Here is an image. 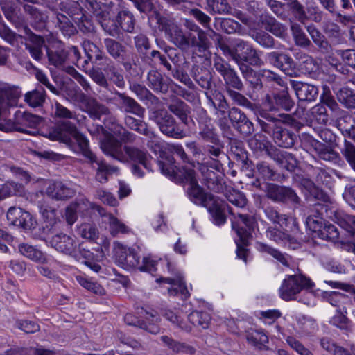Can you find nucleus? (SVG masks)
<instances>
[{
    "instance_id": "nucleus-1",
    "label": "nucleus",
    "mask_w": 355,
    "mask_h": 355,
    "mask_svg": "<svg viewBox=\"0 0 355 355\" xmlns=\"http://www.w3.org/2000/svg\"><path fill=\"white\" fill-rule=\"evenodd\" d=\"M158 166L162 173L171 180L188 184L187 193L189 200L197 205L207 207L216 225H220L225 223V211L227 209L230 214L234 216L232 221V228L239 241L242 244H248L252 241V233L257 226V222L253 216L240 213L236 214L223 200L205 192L199 186L196 171L191 166L179 168L175 165V160L172 157H167L165 161H159Z\"/></svg>"
},
{
    "instance_id": "nucleus-2",
    "label": "nucleus",
    "mask_w": 355,
    "mask_h": 355,
    "mask_svg": "<svg viewBox=\"0 0 355 355\" xmlns=\"http://www.w3.org/2000/svg\"><path fill=\"white\" fill-rule=\"evenodd\" d=\"M45 136L51 141H59L67 144H70L72 142V139H74L81 153L88 161L96 157L89 148L88 139L79 132L76 124L71 121H64L58 123L51 128Z\"/></svg>"
},
{
    "instance_id": "nucleus-3",
    "label": "nucleus",
    "mask_w": 355,
    "mask_h": 355,
    "mask_svg": "<svg viewBox=\"0 0 355 355\" xmlns=\"http://www.w3.org/2000/svg\"><path fill=\"white\" fill-rule=\"evenodd\" d=\"M313 286L311 280L302 275H288L279 288V295L284 300H292L302 290L311 288Z\"/></svg>"
},
{
    "instance_id": "nucleus-4",
    "label": "nucleus",
    "mask_w": 355,
    "mask_h": 355,
    "mask_svg": "<svg viewBox=\"0 0 355 355\" xmlns=\"http://www.w3.org/2000/svg\"><path fill=\"white\" fill-rule=\"evenodd\" d=\"M150 118L157 123L164 135L175 139H182L186 137L185 132L177 125L173 117L166 110H155L153 112Z\"/></svg>"
},
{
    "instance_id": "nucleus-5",
    "label": "nucleus",
    "mask_w": 355,
    "mask_h": 355,
    "mask_svg": "<svg viewBox=\"0 0 355 355\" xmlns=\"http://www.w3.org/2000/svg\"><path fill=\"white\" fill-rule=\"evenodd\" d=\"M73 98L80 108L87 112L94 119H100L102 116L110 113L105 105L99 103L93 98L87 96L80 91L76 92Z\"/></svg>"
},
{
    "instance_id": "nucleus-6",
    "label": "nucleus",
    "mask_w": 355,
    "mask_h": 355,
    "mask_svg": "<svg viewBox=\"0 0 355 355\" xmlns=\"http://www.w3.org/2000/svg\"><path fill=\"white\" fill-rule=\"evenodd\" d=\"M214 67L221 75L225 85L237 90H241L243 87V83L236 71L222 58L216 57L214 59Z\"/></svg>"
},
{
    "instance_id": "nucleus-7",
    "label": "nucleus",
    "mask_w": 355,
    "mask_h": 355,
    "mask_svg": "<svg viewBox=\"0 0 355 355\" xmlns=\"http://www.w3.org/2000/svg\"><path fill=\"white\" fill-rule=\"evenodd\" d=\"M166 37L177 46L186 49L189 46L197 44L196 35L191 33H183V31L175 24L171 23L165 29Z\"/></svg>"
},
{
    "instance_id": "nucleus-8",
    "label": "nucleus",
    "mask_w": 355,
    "mask_h": 355,
    "mask_svg": "<svg viewBox=\"0 0 355 355\" xmlns=\"http://www.w3.org/2000/svg\"><path fill=\"white\" fill-rule=\"evenodd\" d=\"M251 45L241 39L232 40L229 44L219 43V47L226 57L231 58L237 64L243 62V58Z\"/></svg>"
},
{
    "instance_id": "nucleus-9",
    "label": "nucleus",
    "mask_w": 355,
    "mask_h": 355,
    "mask_svg": "<svg viewBox=\"0 0 355 355\" xmlns=\"http://www.w3.org/2000/svg\"><path fill=\"white\" fill-rule=\"evenodd\" d=\"M7 219L12 225L25 230H32L37 225L35 218L28 211L19 207H10L7 212Z\"/></svg>"
},
{
    "instance_id": "nucleus-10",
    "label": "nucleus",
    "mask_w": 355,
    "mask_h": 355,
    "mask_svg": "<svg viewBox=\"0 0 355 355\" xmlns=\"http://www.w3.org/2000/svg\"><path fill=\"white\" fill-rule=\"evenodd\" d=\"M266 194L274 202H285L297 204L300 198L295 192L289 187L270 184L267 187Z\"/></svg>"
},
{
    "instance_id": "nucleus-11",
    "label": "nucleus",
    "mask_w": 355,
    "mask_h": 355,
    "mask_svg": "<svg viewBox=\"0 0 355 355\" xmlns=\"http://www.w3.org/2000/svg\"><path fill=\"white\" fill-rule=\"evenodd\" d=\"M293 105L294 103L291 99L286 89L274 94L272 96L267 95L263 103L264 107L270 111L277 110L279 108L289 111L293 107Z\"/></svg>"
},
{
    "instance_id": "nucleus-12",
    "label": "nucleus",
    "mask_w": 355,
    "mask_h": 355,
    "mask_svg": "<svg viewBox=\"0 0 355 355\" xmlns=\"http://www.w3.org/2000/svg\"><path fill=\"white\" fill-rule=\"evenodd\" d=\"M117 23L119 25L115 24L113 27H110L105 21L101 22L103 28L112 36H116L119 33V27L126 32H132L134 29V17L129 12H120L117 16Z\"/></svg>"
},
{
    "instance_id": "nucleus-13",
    "label": "nucleus",
    "mask_w": 355,
    "mask_h": 355,
    "mask_svg": "<svg viewBox=\"0 0 355 355\" xmlns=\"http://www.w3.org/2000/svg\"><path fill=\"white\" fill-rule=\"evenodd\" d=\"M125 162H137L148 171H151L152 163L154 162L152 157L144 150L135 146H125L123 147Z\"/></svg>"
},
{
    "instance_id": "nucleus-14",
    "label": "nucleus",
    "mask_w": 355,
    "mask_h": 355,
    "mask_svg": "<svg viewBox=\"0 0 355 355\" xmlns=\"http://www.w3.org/2000/svg\"><path fill=\"white\" fill-rule=\"evenodd\" d=\"M266 61L280 69L286 75L292 76L295 73V63L288 55L278 52H270L266 55Z\"/></svg>"
},
{
    "instance_id": "nucleus-15",
    "label": "nucleus",
    "mask_w": 355,
    "mask_h": 355,
    "mask_svg": "<svg viewBox=\"0 0 355 355\" xmlns=\"http://www.w3.org/2000/svg\"><path fill=\"white\" fill-rule=\"evenodd\" d=\"M157 283H166L171 285L168 288V293L170 295H180L182 299H187L190 293L185 284L184 277L182 274H178L176 277H161L156 279Z\"/></svg>"
},
{
    "instance_id": "nucleus-16",
    "label": "nucleus",
    "mask_w": 355,
    "mask_h": 355,
    "mask_svg": "<svg viewBox=\"0 0 355 355\" xmlns=\"http://www.w3.org/2000/svg\"><path fill=\"white\" fill-rule=\"evenodd\" d=\"M293 234H288L279 230L269 227L267 229L266 234V236L272 241L275 243L283 242L284 243H289L290 244L300 243L302 241V233L300 230H296L293 226Z\"/></svg>"
},
{
    "instance_id": "nucleus-17",
    "label": "nucleus",
    "mask_w": 355,
    "mask_h": 355,
    "mask_svg": "<svg viewBox=\"0 0 355 355\" xmlns=\"http://www.w3.org/2000/svg\"><path fill=\"white\" fill-rule=\"evenodd\" d=\"M330 218L346 231L350 236L355 237V216L347 214L341 209L331 211Z\"/></svg>"
},
{
    "instance_id": "nucleus-18",
    "label": "nucleus",
    "mask_w": 355,
    "mask_h": 355,
    "mask_svg": "<svg viewBox=\"0 0 355 355\" xmlns=\"http://www.w3.org/2000/svg\"><path fill=\"white\" fill-rule=\"evenodd\" d=\"M101 148L105 155H110L121 162H125L126 158L121 144L114 137L108 136L101 141Z\"/></svg>"
},
{
    "instance_id": "nucleus-19",
    "label": "nucleus",
    "mask_w": 355,
    "mask_h": 355,
    "mask_svg": "<svg viewBox=\"0 0 355 355\" xmlns=\"http://www.w3.org/2000/svg\"><path fill=\"white\" fill-rule=\"evenodd\" d=\"M229 117L234 127L245 135H248L254 131L251 121L239 109L233 107L229 112Z\"/></svg>"
},
{
    "instance_id": "nucleus-20",
    "label": "nucleus",
    "mask_w": 355,
    "mask_h": 355,
    "mask_svg": "<svg viewBox=\"0 0 355 355\" xmlns=\"http://www.w3.org/2000/svg\"><path fill=\"white\" fill-rule=\"evenodd\" d=\"M104 44L108 53L126 67L127 61L130 57V52L127 50L126 47L121 43L111 38L105 39Z\"/></svg>"
},
{
    "instance_id": "nucleus-21",
    "label": "nucleus",
    "mask_w": 355,
    "mask_h": 355,
    "mask_svg": "<svg viewBox=\"0 0 355 355\" xmlns=\"http://www.w3.org/2000/svg\"><path fill=\"white\" fill-rule=\"evenodd\" d=\"M46 194L55 200H65L73 197L75 189L69 184L62 182H50L46 190Z\"/></svg>"
},
{
    "instance_id": "nucleus-22",
    "label": "nucleus",
    "mask_w": 355,
    "mask_h": 355,
    "mask_svg": "<svg viewBox=\"0 0 355 355\" xmlns=\"http://www.w3.org/2000/svg\"><path fill=\"white\" fill-rule=\"evenodd\" d=\"M290 83L300 101H313L318 96V89L313 85L296 80H291Z\"/></svg>"
},
{
    "instance_id": "nucleus-23",
    "label": "nucleus",
    "mask_w": 355,
    "mask_h": 355,
    "mask_svg": "<svg viewBox=\"0 0 355 355\" xmlns=\"http://www.w3.org/2000/svg\"><path fill=\"white\" fill-rule=\"evenodd\" d=\"M119 108L124 112L135 114L139 117H143L145 110L135 99L126 96L125 94H118Z\"/></svg>"
},
{
    "instance_id": "nucleus-24",
    "label": "nucleus",
    "mask_w": 355,
    "mask_h": 355,
    "mask_svg": "<svg viewBox=\"0 0 355 355\" xmlns=\"http://www.w3.org/2000/svg\"><path fill=\"white\" fill-rule=\"evenodd\" d=\"M264 213L268 220L275 224L282 227H288L291 223L296 230H298V223L295 218L285 214H279L278 211L272 207H267L264 209Z\"/></svg>"
},
{
    "instance_id": "nucleus-25",
    "label": "nucleus",
    "mask_w": 355,
    "mask_h": 355,
    "mask_svg": "<svg viewBox=\"0 0 355 355\" xmlns=\"http://www.w3.org/2000/svg\"><path fill=\"white\" fill-rule=\"evenodd\" d=\"M199 171L202 176V182L210 190L219 192L223 189V185L216 173L209 170L207 166H199Z\"/></svg>"
},
{
    "instance_id": "nucleus-26",
    "label": "nucleus",
    "mask_w": 355,
    "mask_h": 355,
    "mask_svg": "<svg viewBox=\"0 0 355 355\" xmlns=\"http://www.w3.org/2000/svg\"><path fill=\"white\" fill-rule=\"evenodd\" d=\"M89 163L96 171L95 178L100 183H105L110 172L114 171V168L107 164L103 159L97 156L89 160Z\"/></svg>"
},
{
    "instance_id": "nucleus-27",
    "label": "nucleus",
    "mask_w": 355,
    "mask_h": 355,
    "mask_svg": "<svg viewBox=\"0 0 355 355\" xmlns=\"http://www.w3.org/2000/svg\"><path fill=\"white\" fill-rule=\"evenodd\" d=\"M54 116L64 120H73L79 125L85 123L86 117L84 115L76 114L75 112L69 110L58 102L54 105Z\"/></svg>"
},
{
    "instance_id": "nucleus-28",
    "label": "nucleus",
    "mask_w": 355,
    "mask_h": 355,
    "mask_svg": "<svg viewBox=\"0 0 355 355\" xmlns=\"http://www.w3.org/2000/svg\"><path fill=\"white\" fill-rule=\"evenodd\" d=\"M271 157L282 168L293 171L297 165L296 158L290 153L285 150H275Z\"/></svg>"
},
{
    "instance_id": "nucleus-29",
    "label": "nucleus",
    "mask_w": 355,
    "mask_h": 355,
    "mask_svg": "<svg viewBox=\"0 0 355 355\" xmlns=\"http://www.w3.org/2000/svg\"><path fill=\"white\" fill-rule=\"evenodd\" d=\"M329 303L336 307L337 313H347L348 308L351 306L349 297L339 292H331L328 297Z\"/></svg>"
},
{
    "instance_id": "nucleus-30",
    "label": "nucleus",
    "mask_w": 355,
    "mask_h": 355,
    "mask_svg": "<svg viewBox=\"0 0 355 355\" xmlns=\"http://www.w3.org/2000/svg\"><path fill=\"white\" fill-rule=\"evenodd\" d=\"M169 110L177 116L183 123L189 125L190 109L183 101L176 99L168 105Z\"/></svg>"
},
{
    "instance_id": "nucleus-31",
    "label": "nucleus",
    "mask_w": 355,
    "mask_h": 355,
    "mask_svg": "<svg viewBox=\"0 0 355 355\" xmlns=\"http://www.w3.org/2000/svg\"><path fill=\"white\" fill-rule=\"evenodd\" d=\"M64 53L67 54V62L73 64L84 71L88 69V60L81 58L80 53L76 46H69L64 49Z\"/></svg>"
},
{
    "instance_id": "nucleus-32",
    "label": "nucleus",
    "mask_w": 355,
    "mask_h": 355,
    "mask_svg": "<svg viewBox=\"0 0 355 355\" xmlns=\"http://www.w3.org/2000/svg\"><path fill=\"white\" fill-rule=\"evenodd\" d=\"M15 122L18 126L24 128L27 131L26 133H29L26 128L36 127L40 123L41 118L31 113L17 112L15 114Z\"/></svg>"
},
{
    "instance_id": "nucleus-33",
    "label": "nucleus",
    "mask_w": 355,
    "mask_h": 355,
    "mask_svg": "<svg viewBox=\"0 0 355 355\" xmlns=\"http://www.w3.org/2000/svg\"><path fill=\"white\" fill-rule=\"evenodd\" d=\"M273 139L277 146L282 148H291L294 144L293 135L287 130L277 125L273 131Z\"/></svg>"
},
{
    "instance_id": "nucleus-34",
    "label": "nucleus",
    "mask_w": 355,
    "mask_h": 355,
    "mask_svg": "<svg viewBox=\"0 0 355 355\" xmlns=\"http://www.w3.org/2000/svg\"><path fill=\"white\" fill-rule=\"evenodd\" d=\"M161 340L166 347L176 353L182 352L187 354H193L196 352V349L192 346L177 341L167 336H162Z\"/></svg>"
},
{
    "instance_id": "nucleus-35",
    "label": "nucleus",
    "mask_w": 355,
    "mask_h": 355,
    "mask_svg": "<svg viewBox=\"0 0 355 355\" xmlns=\"http://www.w3.org/2000/svg\"><path fill=\"white\" fill-rule=\"evenodd\" d=\"M20 253L29 259L40 263L47 262V257L41 250L34 245H19Z\"/></svg>"
},
{
    "instance_id": "nucleus-36",
    "label": "nucleus",
    "mask_w": 355,
    "mask_h": 355,
    "mask_svg": "<svg viewBox=\"0 0 355 355\" xmlns=\"http://www.w3.org/2000/svg\"><path fill=\"white\" fill-rule=\"evenodd\" d=\"M44 46V39L38 35H33L30 43L26 44L31 57L35 60H40L43 56L42 48Z\"/></svg>"
},
{
    "instance_id": "nucleus-37",
    "label": "nucleus",
    "mask_w": 355,
    "mask_h": 355,
    "mask_svg": "<svg viewBox=\"0 0 355 355\" xmlns=\"http://www.w3.org/2000/svg\"><path fill=\"white\" fill-rule=\"evenodd\" d=\"M188 320L192 325L206 329L209 327L211 316L207 311H193L189 314Z\"/></svg>"
},
{
    "instance_id": "nucleus-38",
    "label": "nucleus",
    "mask_w": 355,
    "mask_h": 355,
    "mask_svg": "<svg viewBox=\"0 0 355 355\" xmlns=\"http://www.w3.org/2000/svg\"><path fill=\"white\" fill-rule=\"evenodd\" d=\"M24 193V187L21 184L11 181L0 185V200L13 195L21 196Z\"/></svg>"
},
{
    "instance_id": "nucleus-39",
    "label": "nucleus",
    "mask_w": 355,
    "mask_h": 355,
    "mask_svg": "<svg viewBox=\"0 0 355 355\" xmlns=\"http://www.w3.org/2000/svg\"><path fill=\"white\" fill-rule=\"evenodd\" d=\"M104 71L108 78L118 87L123 88L125 86V80L123 74L112 61L106 64Z\"/></svg>"
},
{
    "instance_id": "nucleus-40",
    "label": "nucleus",
    "mask_w": 355,
    "mask_h": 355,
    "mask_svg": "<svg viewBox=\"0 0 355 355\" xmlns=\"http://www.w3.org/2000/svg\"><path fill=\"white\" fill-rule=\"evenodd\" d=\"M148 86L155 92H166L168 85L163 81L160 73L156 71H150L148 74Z\"/></svg>"
},
{
    "instance_id": "nucleus-41",
    "label": "nucleus",
    "mask_w": 355,
    "mask_h": 355,
    "mask_svg": "<svg viewBox=\"0 0 355 355\" xmlns=\"http://www.w3.org/2000/svg\"><path fill=\"white\" fill-rule=\"evenodd\" d=\"M61 11L64 12L74 20L82 18L81 8L76 1H62L59 5Z\"/></svg>"
},
{
    "instance_id": "nucleus-42",
    "label": "nucleus",
    "mask_w": 355,
    "mask_h": 355,
    "mask_svg": "<svg viewBox=\"0 0 355 355\" xmlns=\"http://www.w3.org/2000/svg\"><path fill=\"white\" fill-rule=\"evenodd\" d=\"M246 338L250 344L259 349H263L266 344L268 343L267 335L260 330H253L248 332Z\"/></svg>"
},
{
    "instance_id": "nucleus-43",
    "label": "nucleus",
    "mask_w": 355,
    "mask_h": 355,
    "mask_svg": "<svg viewBox=\"0 0 355 355\" xmlns=\"http://www.w3.org/2000/svg\"><path fill=\"white\" fill-rule=\"evenodd\" d=\"M44 101L45 91L42 88L28 92L25 95V101L33 107L41 106Z\"/></svg>"
},
{
    "instance_id": "nucleus-44",
    "label": "nucleus",
    "mask_w": 355,
    "mask_h": 355,
    "mask_svg": "<svg viewBox=\"0 0 355 355\" xmlns=\"http://www.w3.org/2000/svg\"><path fill=\"white\" fill-rule=\"evenodd\" d=\"M163 316L169 322H171L173 325L178 327V328L187 331L189 332L191 331V326L184 322L182 319L180 315L178 313L174 312L172 310H165L163 312Z\"/></svg>"
},
{
    "instance_id": "nucleus-45",
    "label": "nucleus",
    "mask_w": 355,
    "mask_h": 355,
    "mask_svg": "<svg viewBox=\"0 0 355 355\" xmlns=\"http://www.w3.org/2000/svg\"><path fill=\"white\" fill-rule=\"evenodd\" d=\"M125 322L131 326L139 327L141 329H145L151 334H157L159 332V327L157 325L153 324L150 327H147L145 322H141L137 317L131 313H127L124 317Z\"/></svg>"
},
{
    "instance_id": "nucleus-46",
    "label": "nucleus",
    "mask_w": 355,
    "mask_h": 355,
    "mask_svg": "<svg viewBox=\"0 0 355 355\" xmlns=\"http://www.w3.org/2000/svg\"><path fill=\"white\" fill-rule=\"evenodd\" d=\"M83 48L85 51V54L87 55V59L89 61H92L93 58H95V63H97V61L101 60L103 59V56L101 55V51L100 49L94 44L93 42L85 40L83 43Z\"/></svg>"
},
{
    "instance_id": "nucleus-47",
    "label": "nucleus",
    "mask_w": 355,
    "mask_h": 355,
    "mask_svg": "<svg viewBox=\"0 0 355 355\" xmlns=\"http://www.w3.org/2000/svg\"><path fill=\"white\" fill-rule=\"evenodd\" d=\"M57 24L63 33L66 36H71L76 32V28L72 23L64 14H57Z\"/></svg>"
},
{
    "instance_id": "nucleus-48",
    "label": "nucleus",
    "mask_w": 355,
    "mask_h": 355,
    "mask_svg": "<svg viewBox=\"0 0 355 355\" xmlns=\"http://www.w3.org/2000/svg\"><path fill=\"white\" fill-rule=\"evenodd\" d=\"M200 135L206 141L217 145L219 143V139L213 125L209 124H201Z\"/></svg>"
},
{
    "instance_id": "nucleus-49",
    "label": "nucleus",
    "mask_w": 355,
    "mask_h": 355,
    "mask_svg": "<svg viewBox=\"0 0 355 355\" xmlns=\"http://www.w3.org/2000/svg\"><path fill=\"white\" fill-rule=\"evenodd\" d=\"M316 150H318L320 158L331 162H338L339 158L338 153L334 151L330 147L320 143L318 144Z\"/></svg>"
},
{
    "instance_id": "nucleus-50",
    "label": "nucleus",
    "mask_w": 355,
    "mask_h": 355,
    "mask_svg": "<svg viewBox=\"0 0 355 355\" xmlns=\"http://www.w3.org/2000/svg\"><path fill=\"white\" fill-rule=\"evenodd\" d=\"M319 237L327 241L336 243L339 239V232L334 225L325 223L322 232L319 233Z\"/></svg>"
},
{
    "instance_id": "nucleus-51",
    "label": "nucleus",
    "mask_w": 355,
    "mask_h": 355,
    "mask_svg": "<svg viewBox=\"0 0 355 355\" xmlns=\"http://www.w3.org/2000/svg\"><path fill=\"white\" fill-rule=\"evenodd\" d=\"M110 233L115 236L119 233H127L130 229L117 218L111 214L107 215Z\"/></svg>"
},
{
    "instance_id": "nucleus-52",
    "label": "nucleus",
    "mask_w": 355,
    "mask_h": 355,
    "mask_svg": "<svg viewBox=\"0 0 355 355\" xmlns=\"http://www.w3.org/2000/svg\"><path fill=\"white\" fill-rule=\"evenodd\" d=\"M225 197L230 203L237 207L243 208L247 204V200L243 193L234 189L227 190Z\"/></svg>"
},
{
    "instance_id": "nucleus-53",
    "label": "nucleus",
    "mask_w": 355,
    "mask_h": 355,
    "mask_svg": "<svg viewBox=\"0 0 355 355\" xmlns=\"http://www.w3.org/2000/svg\"><path fill=\"white\" fill-rule=\"evenodd\" d=\"M226 0H207V10L212 14H225L229 11Z\"/></svg>"
},
{
    "instance_id": "nucleus-54",
    "label": "nucleus",
    "mask_w": 355,
    "mask_h": 355,
    "mask_svg": "<svg viewBox=\"0 0 355 355\" xmlns=\"http://www.w3.org/2000/svg\"><path fill=\"white\" fill-rule=\"evenodd\" d=\"M259 250L262 252H266L275 259L282 263L284 266H288V261L290 257L286 254L282 253L278 250L272 248L270 245H259Z\"/></svg>"
},
{
    "instance_id": "nucleus-55",
    "label": "nucleus",
    "mask_w": 355,
    "mask_h": 355,
    "mask_svg": "<svg viewBox=\"0 0 355 355\" xmlns=\"http://www.w3.org/2000/svg\"><path fill=\"white\" fill-rule=\"evenodd\" d=\"M77 282L85 288L97 295H104V288L97 282H92L83 276H77Z\"/></svg>"
},
{
    "instance_id": "nucleus-56",
    "label": "nucleus",
    "mask_w": 355,
    "mask_h": 355,
    "mask_svg": "<svg viewBox=\"0 0 355 355\" xmlns=\"http://www.w3.org/2000/svg\"><path fill=\"white\" fill-rule=\"evenodd\" d=\"M47 55L49 63L56 67H62L67 62V54L64 53V49L56 50L55 51H47Z\"/></svg>"
},
{
    "instance_id": "nucleus-57",
    "label": "nucleus",
    "mask_w": 355,
    "mask_h": 355,
    "mask_svg": "<svg viewBox=\"0 0 355 355\" xmlns=\"http://www.w3.org/2000/svg\"><path fill=\"white\" fill-rule=\"evenodd\" d=\"M265 28L277 37H282L286 34V28L273 18H269L265 24Z\"/></svg>"
},
{
    "instance_id": "nucleus-58",
    "label": "nucleus",
    "mask_w": 355,
    "mask_h": 355,
    "mask_svg": "<svg viewBox=\"0 0 355 355\" xmlns=\"http://www.w3.org/2000/svg\"><path fill=\"white\" fill-rule=\"evenodd\" d=\"M109 129L113 135L124 141H132L136 137L135 135L127 131L123 126L117 123L112 124Z\"/></svg>"
},
{
    "instance_id": "nucleus-59",
    "label": "nucleus",
    "mask_w": 355,
    "mask_h": 355,
    "mask_svg": "<svg viewBox=\"0 0 355 355\" xmlns=\"http://www.w3.org/2000/svg\"><path fill=\"white\" fill-rule=\"evenodd\" d=\"M125 123L128 128L141 135L146 134V131L148 129L145 122L130 116L125 117Z\"/></svg>"
},
{
    "instance_id": "nucleus-60",
    "label": "nucleus",
    "mask_w": 355,
    "mask_h": 355,
    "mask_svg": "<svg viewBox=\"0 0 355 355\" xmlns=\"http://www.w3.org/2000/svg\"><path fill=\"white\" fill-rule=\"evenodd\" d=\"M291 28L297 45L307 46L310 44L309 40L306 37L299 24L295 23L292 24Z\"/></svg>"
},
{
    "instance_id": "nucleus-61",
    "label": "nucleus",
    "mask_w": 355,
    "mask_h": 355,
    "mask_svg": "<svg viewBox=\"0 0 355 355\" xmlns=\"http://www.w3.org/2000/svg\"><path fill=\"white\" fill-rule=\"evenodd\" d=\"M80 234L89 242H96L98 237V230L90 224H83L80 227Z\"/></svg>"
},
{
    "instance_id": "nucleus-62",
    "label": "nucleus",
    "mask_w": 355,
    "mask_h": 355,
    "mask_svg": "<svg viewBox=\"0 0 355 355\" xmlns=\"http://www.w3.org/2000/svg\"><path fill=\"white\" fill-rule=\"evenodd\" d=\"M336 57H340L342 62L355 69V50L347 49L336 50L334 54Z\"/></svg>"
},
{
    "instance_id": "nucleus-63",
    "label": "nucleus",
    "mask_w": 355,
    "mask_h": 355,
    "mask_svg": "<svg viewBox=\"0 0 355 355\" xmlns=\"http://www.w3.org/2000/svg\"><path fill=\"white\" fill-rule=\"evenodd\" d=\"M311 114L313 119L316 120L319 124L324 125L328 121L327 109L323 104H318L314 106L311 110Z\"/></svg>"
},
{
    "instance_id": "nucleus-64",
    "label": "nucleus",
    "mask_w": 355,
    "mask_h": 355,
    "mask_svg": "<svg viewBox=\"0 0 355 355\" xmlns=\"http://www.w3.org/2000/svg\"><path fill=\"white\" fill-rule=\"evenodd\" d=\"M341 152L351 167L355 171V146L345 140L344 148Z\"/></svg>"
}]
</instances>
